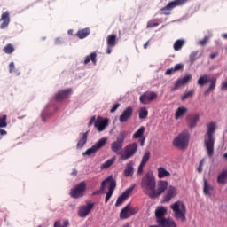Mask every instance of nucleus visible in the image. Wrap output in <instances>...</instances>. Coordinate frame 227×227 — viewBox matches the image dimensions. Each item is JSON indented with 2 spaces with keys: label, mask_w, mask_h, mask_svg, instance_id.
Instances as JSON below:
<instances>
[{
  "label": "nucleus",
  "mask_w": 227,
  "mask_h": 227,
  "mask_svg": "<svg viewBox=\"0 0 227 227\" xmlns=\"http://www.w3.org/2000/svg\"><path fill=\"white\" fill-rule=\"evenodd\" d=\"M140 185L144 194L149 196L152 200L153 196V191L155 190V187H157L155 176L148 172L144 177H142Z\"/></svg>",
  "instance_id": "obj_1"
},
{
  "label": "nucleus",
  "mask_w": 227,
  "mask_h": 227,
  "mask_svg": "<svg viewBox=\"0 0 227 227\" xmlns=\"http://www.w3.org/2000/svg\"><path fill=\"white\" fill-rule=\"evenodd\" d=\"M214 134H215V124L211 122L207 125V131L204 139V145L206 146L207 155L210 158L214 157V144L215 143V137H214Z\"/></svg>",
  "instance_id": "obj_2"
},
{
  "label": "nucleus",
  "mask_w": 227,
  "mask_h": 227,
  "mask_svg": "<svg viewBox=\"0 0 227 227\" xmlns=\"http://www.w3.org/2000/svg\"><path fill=\"white\" fill-rule=\"evenodd\" d=\"M166 214H168V208L163 206H159L155 209L156 223H158L160 227H176L175 221L169 218H166Z\"/></svg>",
  "instance_id": "obj_3"
},
{
  "label": "nucleus",
  "mask_w": 227,
  "mask_h": 227,
  "mask_svg": "<svg viewBox=\"0 0 227 227\" xmlns=\"http://www.w3.org/2000/svg\"><path fill=\"white\" fill-rule=\"evenodd\" d=\"M171 210L174 212V217L177 219V221H187V217L185 216L187 214V207L184 202L178 200L170 206Z\"/></svg>",
  "instance_id": "obj_4"
},
{
  "label": "nucleus",
  "mask_w": 227,
  "mask_h": 227,
  "mask_svg": "<svg viewBox=\"0 0 227 227\" xmlns=\"http://www.w3.org/2000/svg\"><path fill=\"white\" fill-rule=\"evenodd\" d=\"M109 184L108 192L106 193L105 203H107L111 197L113 196V192H114V189H116V180L113 178V176L106 177L100 186V192H104L106 191V185Z\"/></svg>",
  "instance_id": "obj_5"
},
{
  "label": "nucleus",
  "mask_w": 227,
  "mask_h": 227,
  "mask_svg": "<svg viewBox=\"0 0 227 227\" xmlns=\"http://www.w3.org/2000/svg\"><path fill=\"white\" fill-rule=\"evenodd\" d=\"M137 153V143L133 142L124 147V153H120L121 160H129Z\"/></svg>",
  "instance_id": "obj_6"
},
{
  "label": "nucleus",
  "mask_w": 227,
  "mask_h": 227,
  "mask_svg": "<svg viewBox=\"0 0 227 227\" xmlns=\"http://www.w3.org/2000/svg\"><path fill=\"white\" fill-rule=\"evenodd\" d=\"M127 137V132L121 131L116 138V141L111 144V150L114 153L120 155V151L123 148V143H125V138Z\"/></svg>",
  "instance_id": "obj_7"
},
{
  "label": "nucleus",
  "mask_w": 227,
  "mask_h": 227,
  "mask_svg": "<svg viewBox=\"0 0 227 227\" xmlns=\"http://www.w3.org/2000/svg\"><path fill=\"white\" fill-rule=\"evenodd\" d=\"M174 146L176 148H186L187 145H189V133L183 132L176 137L173 141Z\"/></svg>",
  "instance_id": "obj_8"
},
{
  "label": "nucleus",
  "mask_w": 227,
  "mask_h": 227,
  "mask_svg": "<svg viewBox=\"0 0 227 227\" xmlns=\"http://www.w3.org/2000/svg\"><path fill=\"white\" fill-rule=\"evenodd\" d=\"M191 0H175L169 2L165 7L161 8V12H163V15H171V10L173 8H176V6H182V4H185V3H189Z\"/></svg>",
  "instance_id": "obj_9"
},
{
  "label": "nucleus",
  "mask_w": 227,
  "mask_h": 227,
  "mask_svg": "<svg viewBox=\"0 0 227 227\" xmlns=\"http://www.w3.org/2000/svg\"><path fill=\"white\" fill-rule=\"evenodd\" d=\"M139 212L137 207H132L130 204H128L120 213L121 219H129L132 215H136Z\"/></svg>",
  "instance_id": "obj_10"
},
{
  "label": "nucleus",
  "mask_w": 227,
  "mask_h": 227,
  "mask_svg": "<svg viewBox=\"0 0 227 227\" xmlns=\"http://www.w3.org/2000/svg\"><path fill=\"white\" fill-rule=\"evenodd\" d=\"M168 181H159L157 184V189L154 188L153 192V197L152 200H154V198H159L161 194H163L166 190L168 189Z\"/></svg>",
  "instance_id": "obj_11"
},
{
  "label": "nucleus",
  "mask_w": 227,
  "mask_h": 227,
  "mask_svg": "<svg viewBox=\"0 0 227 227\" xmlns=\"http://www.w3.org/2000/svg\"><path fill=\"white\" fill-rule=\"evenodd\" d=\"M192 81V75H191L190 74H187L183 78L177 79L176 82H175L174 87H172L170 90L176 91V90H178L180 86H187V84H189V82H191Z\"/></svg>",
  "instance_id": "obj_12"
},
{
  "label": "nucleus",
  "mask_w": 227,
  "mask_h": 227,
  "mask_svg": "<svg viewBox=\"0 0 227 227\" xmlns=\"http://www.w3.org/2000/svg\"><path fill=\"white\" fill-rule=\"evenodd\" d=\"M84 191H86V183L82 181L75 188L71 190V198H81L84 194Z\"/></svg>",
  "instance_id": "obj_13"
},
{
  "label": "nucleus",
  "mask_w": 227,
  "mask_h": 227,
  "mask_svg": "<svg viewBox=\"0 0 227 227\" xmlns=\"http://www.w3.org/2000/svg\"><path fill=\"white\" fill-rule=\"evenodd\" d=\"M155 98H157V93L146 91L140 96L139 100L141 104L146 106L147 104H150V102H153Z\"/></svg>",
  "instance_id": "obj_14"
},
{
  "label": "nucleus",
  "mask_w": 227,
  "mask_h": 227,
  "mask_svg": "<svg viewBox=\"0 0 227 227\" xmlns=\"http://www.w3.org/2000/svg\"><path fill=\"white\" fill-rule=\"evenodd\" d=\"M132 114H134V108L132 106H128L125 110H123L122 114L119 117L120 123H125L132 118Z\"/></svg>",
  "instance_id": "obj_15"
},
{
  "label": "nucleus",
  "mask_w": 227,
  "mask_h": 227,
  "mask_svg": "<svg viewBox=\"0 0 227 227\" xmlns=\"http://www.w3.org/2000/svg\"><path fill=\"white\" fill-rule=\"evenodd\" d=\"M109 125V120L104 119L98 116L94 123V127L98 129V132H103L106 130V128Z\"/></svg>",
  "instance_id": "obj_16"
},
{
  "label": "nucleus",
  "mask_w": 227,
  "mask_h": 227,
  "mask_svg": "<svg viewBox=\"0 0 227 227\" xmlns=\"http://www.w3.org/2000/svg\"><path fill=\"white\" fill-rule=\"evenodd\" d=\"M136 189V184H132L129 188H128L120 197H118L115 207H120L129 198L130 192Z\"/></svg>",
  "instance_id": "obj_17"
},
{
  "label": "nucleus",
  "mask_w": 227,
  "mask_h": 227,
  "mask_svg": "<svg viewBox=\"0 0 227 227\" xmlns=\"http://www.w3.org/2000/svg\"><path fill=\"white\" fill-rule=\"evenodd\" d=\"M93 207H95L94 203H87V205L82 206L78 209L79 217H86L93 210Z\"/></svg>",
  "instance_id": "obj_18"
},
{
  "label": "nucleus",
  "mask_w": 227,
  "mask_h": 227,
  "mask_svg": "<svg viewBox=\"0 0 227 227\" xmlns=\"http://www.w3.org/2000/svg\"><path fill=\"white\" fill-rule=\"evenodd\" d=\"M176 194V188L175 186H169L167 191V193L163 197V201L165 203H169V201H171V200H173V198H175Z\"/></svg>",
  "instance_id": "obj_19"
},
{
  "label": "nucleus",
  "mask_w": 227,
  "mask_h": 227,
  "mask_svg": "<svg viewBox=\"0 0 227 227\" xmlns=\"http://www.w3.org/2000/svg\"><path fill=\"white\" fill-rule=\"evenodd\" d=\"M71 94H72V89L60 90L55 95V100L61 102V100H65V98H68V97H70Z\"/></svg>",
  "instance_id": "obj_20"
},
{
  "label": "nucleus",
  "mask_w": 227,
  "mask_h": 227,
  "mask_svg": "<svg viewBox=\"0 0 227 227\" xmlns=\"http://www.w3.org/2000/svg\"><path fill=\"white\" fill-rule=\"evenodd\" d=\"M0 22V29H6V27L10 26V12L6 11L1 15Z\"/></svg>",
  "instance_id": "obj_21"
},
{
  "label": "nucleus",
  "mask_w": 227,
  "mask_h": 227,
  "mask_svg": "<svg viewBox=\"0 0 227 227\" xmlns=\"http://www.w3.org/2000/svg\"><path fill=\"white\" fill-rule=\"evenodd\" d=\"M187 121L190 129H194V127L198 125V121H200V114H195L193 115H189L187 117Z\"/></svg>",
  "instance_id": "obj_22"
},
{
  "label": "nucleus",
  "mask_w": 227,
  "mask_h": 227,
  "mask_svg": "<svg viewBox=\"0 0 227 227\" xmlns=\"http://www.w3.org/2000/svg\"><path fill=\"white\" fill-rule=\"evenodd\" d=\"M88 134H90V131L80 134L81 138L79 139V141L76 145V148L78 150L84 148V145H86V143H88Z\"/></svg>",
  "instance_id": "obj_23"
},
{
  "label": "nucleus",
  "mask_w": 227,
  "mask_h": 227,
  "mask_svg": "<svg viewBox=\"0 0 227 227\" xmlns=\"http://www.w3.org/2000/svg\"><path fill=\"white\" fill-rule=\"evenodd\" d=\"M123 175L126 177L132 176L134 175V162L129 161L126 165V168L123 171Z\"/></svg>",
  "instance_id": "obj_24"
},
{
  "label": "nucleus",
  "mask_w": 227,
  "mask_h": 227,
  "mask_svg": "<svg viewBox=\"0 0 227 227\" xmlns=\"http://www.w3.org/2000/svg\"><path fill=\"white\" fill-rule=\"evenodd\" d=\"M214 191V186H212L210 184H208V181L207 179H204V187H203V192L206 196H211L210 192Z\"/></svg>",
  "instance_id": "obj_25"
},
{
  "label": "nucleus",
  "mask_w": 227,
  "mask_h": 227,
  "mask_svg": "<svg viewBox=\"0 0 227 227\" xmlns=\"http://www.w3.org/2000/svg\"><path fill=\"white\" fill-rule=\"evenodd\" d=\"M90 61H92L93 65H97V52H92L90 55H87L85 57L83 64L88 65V63H90Z\"/></svg>",
  "instance_id": "obj_26"
},
{
  "label": "nucleus",
  "mask_w": 227,
  "mask_h": 227,
  "mask_svg": "<svg viewBox=\"0 0 227 227\" xmlns=\"http://www.w3.org/2000/svg\"><path fill=\"white\" fill-rule=\"evenodd\" d=\"M90 28H83V29L78 30V32L76 33V36L80 40H83V38L90 36Z\"/></svg>",
  "instance_id": "obj_27"
},
{
  "label": "nucleus",
  "mask_w": 227,
  "mask_h": 227,
  "mask_svg": "<svg viewBox=\"0 0 227 227\" xmlns=\"http://www.w3.org/2000/svg\"><path fill=\"white\" fill-rule=\"evenodd\" d=\"M227 182V170H223L221 174L218 175L217 184L220 185H224Z\"/></svg>",
  "instance_id": "obj_28"
},
{
  "label": "nucleus",
  "mask_w": 227,
  "mask_h": 227,
  "mask_svg": "<svg viewBox=\"0 0 227 227\" xmlns=\"http://www.w3.org/2000/svg\"><path fill=\"white\" fill-rule=\"evenodd\" d=\"M166 176H171V173L164 168V167H160L158 168V178H166Z\"/></svg>",
  "instance_id": "obj_29"
},
{
  "label": "nucleus",
  "mask_w": 227,
  "mask_h": 227,
  "mask_svg": "<svg viewBox=\"0 0 227 227\" xmlns=\"http://www.w3.org/2000/svg\"><path fill=\"white\" fill-rule=\"evenodd\" d=\"M107 47H115L116 46V35L112 34L106 38Z\"/></svg>",
  "instance_id": "obj_30"
},
{
  "label": "nucleus",
  "mask_w": 227,
  "mask_h": 227,
  "mask_svg": "<svg viewBox=\"0 0 227 227\" xmlns=\"http://www.w3.org/2000/svg\"><path fill=\"white\" fill-rule=\"evenodd\" d=\"M186 113H187V108L184 106H179L175 114L176 120L182 118V116H184Z\"/></svg>",
  "instance_id": "obj_31"
},
{
  "label": "nucleus",
  "mask_w": 227,
  "mask_h": 227,
  "mask_svg": "<svg viewBox=\"0 0 227 227\" xmlns=\"http://www.w3.org/2000/svg\"><path fill=\"white\" fill-rule=\"evenodd\" d=\"M145 130L146 129L144 126H141L134 134H133V139H139L145 136Z\"/></svg>",
  "instance_id": "obj_32"
},
{
  "label": "nucleus",
  "mask_w": 227,
  "mask_h": 227,
  "mask_svg": "<svg viewBox=\"0 0 227 227\" xmlns=\"http://www.w3.org/2000/svg\"><path fill=\"white\" fill-rule=\"evenodd\" d=\"M106 143H107V138L106 137H103V138L99 139L94 145V148H96V150L98 152V150H100L103 146H106Z\"/></svg>",
  "instance_id": "obj_33"
},
{
  "label": "nucleus",
  "mask_w": 227,
  "mask_h": 227,
  "mask_svg": "<svg viewBox=\"0 0 227 227\" xmlns=\"http://www.w3.org/2000/svg\"><path fill=\"white\" fill-rule=\"evenodd\" d=\"M116 160L115 157H113L109 160H107L105 163L101 165V169H109L113 164H114V161Z\"/></svg>",
  "instance_id": "obj_34"
},
{
  "label": "nucleus",
  "mask_w": 227,
  "mask_h": 227,
  "mask_svg": "<svg viewBox=\"0 0 227 227\" xmlns=\"http://www.w3.org/2000/svg\"><path fill=\"white\" fill-rule=\"evenodd\" d=\"M185 45V40L178 39L174 43V51H180Z\"/></svg>",
  "instance_id": "obj_35"
},
{
  "label": "nucleus",
  "mask_w": 227,
  "mask_h": 227,
  "mask_svg": "<svg viewBox=\"0 0 227 227\" xmlns=\"http://www.w3.org/2000/svg\"><path fill=\"white\" fill-rule=\"evenodd\" d=\"M145 118H148V109H146V107H142L139 110V119L145 120Z\"/></svg>",
  "instance_id": "obj_36"
},
{
  "label": "nucleus",
  "mask_w": 227,
  "mask_h": 227,
  "mask_svg": "<svg viewBox=\"0 0 227 227\" xmlns=\"http://www.w3.org/2000/svg\"><path fill=\"white\" fill-rule=\"evenodd\" d=\"M6 120H8V115H0V129L8 127V122H6Z\"/></svg>",
  "instance_id": "obj_37"
},
{
  "label": "nucleus",
  "mask_w": 227,
  "mask_h": 227,
  "mask_svg": "<svg viewBox=\"0 0 227 227\" xmlns=\"http://www.w3.org/2000/svg\"><path fill=\"white\" fill-rule=\"evenodd\" d=\"M207 82H208V76H207V74L200 76L197 82L199 86H205V84H207Z\"/></svg>",
  "instance_id": "obj_38"
},
{
  "label": "nucleus",
  "mask_w": 227,
  "mask_h": 227,
  "mask_svg": "<svg viewBox=\"0 0 227 227\" xmlns=\"http://www.w3.org/2000/svg\"><path fill=\"white\" fill-rule=\"evenodd\" d=\"M14 51H15V48L13 47V44H12V43L5 45V47L3 49V51L5 54H12L14 52Z\"/></svg>",
  "instance_id": "obj_39"
},
{
  "label": "nucleus",
  "mask_w": 227,
  "mask_h": 227,
  "mask_svg": "<svg viewBox=\"0 0 227 227\" xmlns=\"http://www.w3.org/2000/svg\"><path fill=\"white\" fill-rule=\"evenodd\" d=\"M97 149L94 145H92L90 148L87 149L83 153L82 155L85 156V155H94L97 153Z\"/></svg>",
  "instance_id": "obj_40"
},
{
  "label": "nucleus",
  "mask_w": 227,
  "mask_h": 227,
  "mask_svg": "<svg viewBox=\"0 0 227 227\" xmlns=\"http://www.w3.org/2000/svg\"><path fill=\"white\" fill-rule=\"evenodd\" d=\"M198 58H200V51H192L190 54L191 63H194V61H196V59H198Z\"/></svg>",
  "instance_id": "obj_41"
},
{
  "label": "nucleus",
  "mask_w": 227,
  "mask_h": 227,
  "mask_svg": "<svg viewBox=\"0 0 227 227\" xmlns=\"http://www.w3.org/2000/svg\"><path fill=\"white\" fill-rule=\"evenodd\" d=\"M217 84V78H211L210 79V85L207 89V91H214L215 90V85Z\"/></svg>",
  "instance_id": "obj_42"
},
{
  "label": "nucleus",
  "mask_w": 227,
  "mask_h": 227,
  "mask_svg": "<svg viewBox=\"0 0 227 227\" xmlns=\"http://www.w3.org/2000/svg\"><path fill=\"white\" fill-rule=\"evenodd\" d=\"M148 160H150V152L145 153L140 164H142V166H145Z\"/></svg>",
  "instance_id": "obj_43"
},
{
  "label": "nucleus",
  "mask_w": 227,
  "mask_h": 227,
  "mask_svg": "<svg viewBox=\"0 0 227 227\" xmlns=\"http://www.w3.org/2000/svg\"><path fill=\"white\" fill-rule=\"evenodd\" d=\"M192 97H194V90H190L184 93V95L182 97V100H187V98H191Z\"/></svg>",
  "instance_id": "obj_44"
},
{
  "label": "nucleus",
  "mask_w": 227,
  "mask_h": 227,
  "mask_svg": "<svg viewBox=\"0 0 227 227\" xmlns=\"http://www.w3.org/2000/svg\"><path fill=\"white\" fill-rule=\"evenodd\" d=\"M208 36L204 37L202 40L199 41V45H207L208 43Z\"/></svg>",
  "instance_id": "obj_45"
},
{
  "label": "nucleus",
  "mask_w": 227,
  "mask_h": 227,
  "mask_svg": "<svg viewBox=\"0 0 227 227\" xmlns=\"http://www.w3.org/2000/svg\"><path fill=\"white\" fill-rule=\"evenodd\" d=\"M205 164V160H201L200 165L197 168L198 173H201L203 171V165Z\"/></svg>",
  "instance_id": "obj_46"
},
{
  "label": "nucleus",
  "mask_w": 227,
  "mask_h": 227,
  "mask_svg": "<svg viewBox=\"0 0 227 227\" xmlns=\"http://www.w3.org/2000/svg\"><path fill=\"white\" fill-rule=\"evenodd\" d=\"M157 26H159V22L149 21L147 23V28L157 27Z\"/></svg>",
  "instance_id": "obj_47"
},
{
  "label": "nucleus",
  "mask_w": 227,
  "mask_h": 227,
  "mask_svg": "<svg viewBox=\"0 0 227 227\" xmlns=\"http://www.w3.org/2000/svg\"><path fill=\"white\" fill-rule=\"evenodd\" d=\"M9 72L10 74H13V72H15V63L11 62L9 64Z\"/></svg>",
  "instance_id": "obj_48"
},
{
  "label": "nucleus",
  "mask_w": 227,
  "mask_h": 227,
  "mask_svg": "<svg viewBox=\"0 0 227 227\" xmlns=\"http://www.w3.org/2000/svg\"><path fill=\"white\" fill-rule=\"evenodd\" d=\"M175 72H176V71L175 70V67L167 69V71L165 72V75H171V74H175Z\"/></svg>",
  "instance_id": "obj_49"
},
{
  "label": "nucleus",
  "mask_w": 227,
  "mask_h": 227,
  "mask_svg": "<svg viewBox=\"0 0 227 227\" xmlns=\"http://www.w3.org/2000/svg\"><path fill=\"white\" fill-rule=\"evenodd\" d=\"M184 68V64H176L175 67H174V70L176 72H178L180 70H182Z\"/></svg>",
  "instance_id": "obj_50"
},
{
  "label": "nucleus",
  "mask_w": 227,
  "mask_h": 227,
  "mask_svg": "<svg viewBox=\"0 0 227 227\" xmlns=\"http://www.w3.org/2000/svg\"><path fill=\"white\" fill-rule=\"evenodd\" d=\"M118 107H120V103H116L115 105H114V106L110 110V113H115Z\"/></svg>",
  "instance_id": "obj_51"
},
{
  "label": "nucleus",
  "mask_w": 227,
  "mask_h": 227,
  "mask_svg": "<svg viewBox=\"0 0 227 227\" xmlns=\"http://www.w3.org/2000/svg\"><path fill=\"white\" fill-rule=\"evenodd\" d=\"M143 168H145V165H143V163H140V165L138 166V169H137V174L138 175H142Z\"/></svg>",
  "instance_id": "obj_52"
},
{
  "label": "nucleus",
  "mask_w": 227,
  "mask_h": 227,
  "mask_svg": "<svg viewBox=\"0 0 227 227\" xmlns=\"http://www.w3.org/2000/svg\"><path fill=\"white\" fill-rule=\"evenodd\" d=\"M221 90L223 91H226L227 90V81L222 83Z\"/></svg>",
  "instance_id": "obj_53"
},
{
  "label": "nucleus",
  "mask_w": 227,
  "mask_h": 227,
  "mask_svg": "<svg viewBox=\"0 0 227 227\" xmlns=\"http://www.w3.org/2000/svg\"><path fill=\"white\" fill-rule=\"evenodd\" d=\"M95 121H97V119L95 118V116H92L90 122H89V127H91Z\"/></svg>",
  "instance_id": "obj_54"
},
{
  "label": "nucleus",
  "mask_w": 227,
  "mask_h": 227,
  "mask_svg": "<svg viewBox=\"0 0 227 227\" xmlns=\"http://www.w3.org/2000/svg\"><path fill=\"white\" fill-rule=\"evenodd\" d=\"M146 140V138L145 137H142L140 138V146H145V141Z\"/></svg>",
  "instance_id": "obj_55"
},
{
  "label": "nucleus",
  "mask_w": 227,
  "mask_h": 227,
  "mask_svg": "<svg viewBox=\"0 0 227 227\" xmlns=\"http://www.w3.org/2000/svg\"><path fill=\"white\" fill-rule=\"evenodd\" d=\"M6 134H8V132L4 129H0V136H6Z\"/></svg>",
  "instance_id": "obj_56"
},
{
  "label": "nucleus",
  "mask_w": 227,
  "mask_h": 227,
  "mask_svg": "<svg viewBox=\"0 0 227 227\" xmlns=\"http://www.w3.org/2000/svg\"><path fill=\"white\" fill-rule=\"evenodd\" d=\"M217 54H218L217 52L211 53V54H210V59H214V58H217Z\"/></svg>",
  "instance_id": "obj_57"
},
{
  "label": "nucleus",
  "mask_w": 227,
  "mask_h": 227,
  "mask_svg": "<svg viewBox=\"0 0 227 227\" xmlns=\"http://www.w3.org/2000/svg\"><path fill=\"white\" fill-rule=\"evenodd\" d=\"M112 49H113V47L107 46L106 54H111V52H113Z\"/></svg>",
  "instance_id": "obj_58"
},
{
  "label": "nucleus",
  "mask_w": 227,
  "mask_h": 227,
  "mask_svg": "<svg viewBox=\"0 0 227 227\" xmlns=\"http://www.w3.org/2000/svg\"><path fill=\"white\" fill-rule=\"evenodd\" d=\"M100 192H102L100 190L99 191H95L92 192V196H98V194H100Z\"/></svg>",
  "instance_id": "obj_59"
},
{
  "label": "nucleus",
  "mask_w": 227,
  "mask_h": 227,
  "mask_svg": "<svg viewBox=\"0 0 227 227\" xmlns=\"http://www.w3.org/2000/svg\"><path fill=\"white\" fill-rule=\"evenodd\" d=\"M69 224H70V223L68 222V220H65L63 227H68Z\"/></svg>",
  "instance_id": "obj_60"
},
{
  "label": "nucleus",
  "mask_w": 227,
  "mask_h": 227,
  "mask_svg": "<svg viewBox=\"0 0 227 227\" xmlns=\"http://www.w3.org/2000/svg\"><path fill=\"white\" fill-rule=\"evenodd\" d=\"M71 175H72L73 176H77V170H76V169H74V170L72 171Z\"/></svg>",
  "instance_id": "obj_61"
},
{
  "label": "nucleus",
  "mask_w": 227,
  "mask_h": 227,
  "mask_svg": "<svg viewBox=\"0 0 227 227\" xmlns=\"http://www.w3.org/2000/svg\"><path fill=\"white\" fill-rule=\"evenodd\" d=\"M148 45H150V41H147V42L144 44V49H148Z\"/></svg>",
  "instance_id": "obj_62"
},
{
  "label": "nucleus",
  "mask_w": 227,
  "mask_h": 227,
  "mask_svg": "<svg viewBox=\"0 0 227 227\" xmlns=\"http://www.w3.org/2000/svg\"><path fill=\"white\" fill-rule=\"evenodd\" d=\"M122 227H131V226H130V224L126 223V224H124Z\"/></svg>",
  "instance_id": "obj_63"
},
{
  "label": "nucleus",
  "mask_w": 227,
  "mask_h": 227,
  "mask_svg": "<svg viewBox=\"0 0 227 227\" xmlns=\"http://www.w3.org/2000/svg\"><path fill=\"white\" fill-rule=\"evenodd\" d=\"M223 38H225V40H227V34H223Z\"/></svg>",
  "instance_id": "obj_64"
}]
</instances>
